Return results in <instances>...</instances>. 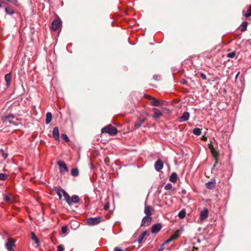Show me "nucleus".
<instances>
[{"mask_svg": "<svg viewBox=\"0 0 251 251\" xmlns=\"http://www.w3.org/2000/svg\"><path fill=\"white\" fill-rule=\"evenodd\" d=\"M68 231V227L67 226H63L61 228V232L63 234H65Z\"/></svg>", "mask_w": 251, "mask_h": 251, "instance_id": "36", "label": "nucleus"}, {"mask_svg": "<svg viewBox=\"0 0 251 251\" xmlns=\"http://www.w3.org/2000/svg\"><path fill=\"white\" fill-rule=\"evenodd\" d=\"M117 129L111 126V125L103 127L101 129V132L104 133H108L111 136L116 135L117 133Z\"/></svg>", "mask_w": 251, "mask_h": 251, "instance_id": "1", "label": "nucleus"}, {"mask_svg": "<svg viewBox=\"0 0 251 251\" xmlns=\"http://www.w3.org/2000/svg\"><path fill=\"white\" fill-rule=\"evenodd\" d=\"M101 217L90 218L87 220V224L90 226L97 225L101 222Z\"/></svg>", "mask_w": 251, "mask_h": 251, "instance_id": "3", "label": "nucleus"}, {"mask_svg": "<svg viewBox=\"0 0 251 251\" xmlns=\"http://www.w3.org/2000/svg\"><path fill=\"white\" fill-rule=\"evenodd\" d=\"M65 201L69 205L79 202L80 199L77 195H74L71 198L69 195H66Z\"/></svg>", "mask_w": 251, "mask_h": 251, "instance_id": "2", "label": "nucleus"}, {"mask_svg": "<svg viewBox=\"0 0 251 251\" xmlns=\"http://www.w3.org/2000/svg\"><path fill=\"white\" fill-rule=\"evenodd\" d=\"M145 96L149 99L152 100L151 104L152 106H160L162 104V101H159L158 100H157L154 98H152L149 95H145Z\"/></svg>", "mask_w": 251, "mask_h": 251, "instance_id": "8", "label": "nucleus"}, {"mask_svg": "<svg viewBox=\"0 0 251 251\" xmlns=\"http://www.w3.org/2000/svg\"><path fill=\"white\" fill-rule=\"evenodd\" d=\"M147 234V231H145L141 233L138 238V242L140 243L142 242L143 239L144 238L145 236Z\"/></svg>", "mask_w": 251, "mask_h": 251, "instance_id": "24", "label": "nucleus"}, {"mask_svg": "<svg viewBox=\"0 0 251 251\" xmlns=\"http://www.w3.org/2000/svg\"><path fill=\"white\" fill-rule=\"evenodd\" d=\"M210 149L212 156L216 160V161L217 162L218 157L219 156V152L217 151L213 148H210Z\"/></svg>", "mask_w": 251, "mask_h": 251, "instance_id": "23", "label": "nucleus"}, {"mask_svg": "<svg viewBox=\"0 0 251 251\" xmlns=\"http://www.w3.org/2000/svg\"><path fill=\"white\" fill-rule=\"evenodd\" d=\"M61 137L66 142H69L70 141L69 138L66 134H62L61 135Z\"/></svg>", "mask_w": 251, "mask_h": 251, "instance_id": "35", "label": "nucleus"}, {"mask_svg": "<svg viewBox=\"0 0 251 251\" xmlns=\"http://www.w3.org/2000/svg\"><path fill=\"white\" fill-rule=\"evenodd\" d=\"M54 190L60 200L62 199V196H63L65 200L66 198V195H68V194L64 189H62L60 187H56L54 188Z\"/></svg>", "mask_w": 251, "mask_h": 251, "instance_id": "5", "label": "nucleus"}, {"mask_svg": "<svg viewBox=\"0 0 251 251\" xmlns=\"http://www.w3.org/2000/svg\"><path fill=\"white\" fill-rule=\"evenodd\" d=\"M152 219L151 217L145 216L142 220L141 226H149L152 221Z\"/></svg>", "mask_w": 251, "mask_h": 251, "instance_id": "7", "label": "nucleus"}, {"mask_svg": "<svg viewBox=\"0 0 251 251\" xmlns=\"http://www.w3.org/2000/svg\"><path fill=\"white\" fill-rule=\"evenodd\" d=\"M164 248L161 245V247L159 249L158 251H163Z\"/></svg>", "mask_w": 251, "mask_h": 251, "instance_id": "44", "label": "nucleus"}, {"mask_svg": "<svg viewBox=\"0 0 251 251\" xmlns=\"http://www.w3.org/2000/svg\"><path fill=\"white\" fill-rule=\"evenodd\" d=\"M172 242V241H171V240H170V238H169L168 240H166V241L164 242V243L162 245V246L164 247V246L165 244H168V243H170V242Z\"/></svg>", "mask_w": 251, "mask_h": 251, "instance_id": "42", "label": "nucleus"}, {"mask_svg": "<svg viewBox=\"0 0 251 251\" xmlns=\"http://www.w3.org/2000/svg\"><path fill=\"white\" fill-rule=\"evenodd\" d=\"M15 240L12 238H8L5 246L8 251H15L13 247L15 246Z\"/></svg>", "mask_w": 251, "mask_h": 251, "instance_id": "4", "label": "nucleus"}, {"mask_svg": "<svg viewBox=\"0 0 251 251\" xmlns=\"http://www.w3.org/2000/svg\"><path fill=\"white\" fill-rule=\"evenodd\" d=\"M154 79H155V80H157V78H156V77H155V76H154Z\"/></svg>", "mask_w": 251, "mask_h": 251, "instance_id": "48", "label": "nucleus"}, {"mask_svg": "<svg viewBox=\"0 0 251 251\" xmlns=\"http://www.w3.org/2000/svg\"><path fill=\"white\" fill-rule=\"evenodd\" d=\"M179 237V231L177 230L175 234L172 235L171 237H170V240L171 241H173V240H175L176 239H177Z\"/></svg>", "mask_w": 251, "mask_h": 251, "instance_id": "27", "label": "nucleus"}, {"mask_svg": "<svg viewBox=\"0 0 251 251\" xmlns=\"http://www.w3.org/2000/svg\"><path fill=\"white\" fill-rule=\"evenodd\" d=\"M145 118H139L138 121L134 124V129H137L142 126L145 121Z\"/></svg>", "mask_w": 251, "mask_h": 251, "instance_id": "15", "label": "nucleus"}, {"mask_svg": "<svg viewBox=\"0 0 251 251\" xmlns=\"http://www.w3.org/2000/svg\"><path fill=\"white\" fill-rule=\"evenodd\" d=\"M114 251H123L121 248L119 247H115L114 249Z\"/></svg>", "mask_w": 251, "mask_h": 251, "instance_id": "43", "label": "nucleus"}, {"mask_svg": "<svg viewBox=\"0 0 251 251\" xmlns=\"http://www.w3.org/2000/svg\"><path fill=\"white\" fill-rule=\"evenodd\" d=\"M208 216V211L206 208H204L201 213L200 218L201 220L206 219Z\"/></svg>", "mask_w": 251, "mask_h": 251, "instance_id": "16", "label": "nucleus"}, {"mask_svg": "<svg viewBox=\"0 0 251 251\" xmlns=\"http://www.w3.org/2000/svg\"><path fill=\"white\" fill-rule=\"evenodd\" d=\"M154 167L157 171L159 172L163 169V162L160 159L157 160L155 163Z\"/></svg>", "mask_w": 251, "mask_h": 251, "instance_id": "12", "label": "nucleus"}, {"mask_svg": "<svg viewBox=\"0 0 251 251\" xmlns=\"http://www.w3.org/2000/svg\"><path fill=\"white\" fill-rule=\"evenodd\" d=\"M161 228L162 225L161 224H154L151 227V232L152 233H157L161 230Z\"/></svg>", "mask_w": 251, "mask_h": 251, "instance_id": "11", "label": "nucleus"}, {"mask_svg": "<svg viewBox=\"0 0 251 251\" xmlns=\"http://www.w3.org/2000/svg\"><path fill=\"white\" fill-rule=\"evenodd\" d=\"M0 3L2 4V3H4V2L0 0Z\"/></svg>", "mask_w": 251, "mask_h": 251, "instance_id": "45", "label": "nucleus"}, {"mask_svg": "<svg viewBox=\"0 0 251 251\" xmlns=\"http://www.w3.org/2000/svg\"><path fill=\"white\" fill-rule=\"evenodd\" d=\"M186 216V211L184 209L181 210L178 214V216L180 219H183Z\"/></svg>", "mask_w": 251, "mask_h": 251, "instance_id": "29", "label": "nucleus"}, {"mask_svg": "<svg viewBox=\"0 0 251 251\" xmlns=\"http://www.w3.org/2000/svg\"><path fill=\"white\" fill-rule=\"evenodd\" d=\"M57 164L60 167V171L61 173L68 172V168H67L66 164L64 161L59 160L57 161Z\"/></svg>", "mask_w": 251, "mask_h": 251, "instance_id": "9", "label": "nucleus"}, {"mask_svg": "<svg viewBox=\"0 0 251 251\" xmlns=\"http://www.w3.org/2000/svg\"><path fill=\"white\" fill-rule=\"evenodd\" d=\"M239 74V73H238V74H237V75H236V77L238 76Z\"/></svg>", "mask_w": 251, "mask_h": 251, "instance_id": "46", "label": "nucleus"}, {"mask_svg": "<svg viewBox=\"0 0 251 251\" xmlns=\"http://www.w3.org/2000/svg\"><path fill=\"white\" fill-rule=\"evenodd\" d=\"M154 79H155V80H157V78H156V77H155V76H154Z\"/></svg>", "mask_w": 251, "mask_h": 251, "instance_id": "47", "label": "nucleus"}, {"mask_svg": "<svg viewBox=\"0 0 251 251\" xmlns=\"http://www.w3.org/2000/svg\"><path fill=\"white\" fill-rule=\"evenodd\" d=\"M200 76L201 77V78L203 80H206L207 78L206 75L202 73H200Z\"/></svg>", "mask_w": 251, "mask_h": 251, "instance_id": "40", "label": "nucleus"}, {"mask_svg": "<svg viewBox=\"0 0 251 251\" xmlns=\"http://www.w3.org/2000/svg\"><path fill=\"white\" fill-rule=\"evenodd\" d=\"M2 6V4L0 3V8H1Z\"/></svg>", "mask_w": 251, "mask_h": 251, "instance_id": "49", "label": "nucleus"}, {"mask_svg": "<svg viewBox=\"0 0 251 251\" xmlns=\"http://www.w3.org/2000/svg\"><path fill=\"white\" fill-rule=\"evenodd\" d=\"M155 112L152 116L153 118L154 119H157L160 118V117L162 115L163 112L157 109H154Z\"/></svg>", "mask_w": 251, "mask_h": 251, "instance_id": "18", "label": "nucleus"}, {"mask_svg": "<svg viewBox=\"0 0 251 251\" xmlns=\"http://www.w3.org/2000/svg\"><path fill=\"white\" fill-rule=\"evenodd\" d=\"M248 22H243L240 25V29L242 32L245 31L247 30V28L248 26Z\"/></svg>", "mask_w": 251, "mask_h": 251, "instance_id": "26", "label": "nucleus"}, {"mask_svg": "<svg viewBox=\"0 0 251 251\" xmlns=\"http://www.w3.org/2000/svg\"><path fill=\"white\" fill-rule=\"evenodd\" d=\"M31 239L35 242V243L37 245V246H39V240L36 237L35 234L33 232L31 233Z\"/></svg>", "mask_w": 251, "mask_h": 251, "instance_id": "28", "label": "nucleus"}, {"mask_svg": "<svg viewBox=\"0 0 251 251\" xmlns=\"http://www.w3.org/2000/svg\"><path fill=\"white\" fill-rule=\"evenodd\" d=\"M206 187L207 189L212 190L214 189L216 186L215 181H210L205 184Z\"/></svg>", "mask_w": 251, "mask_h": 251, "instance_id": "20", "label": "nucleus"}, {"mask_svg": "<svg viewBox=\"0 0 251 251\" xmlns=\"http://www.w3.org/2000/svg\"><path fill=\"white\" fill-rule=\"evenodd\" d=\"M52 136L53 138L57 140H59V129L57 127H54L53 129Z\"/></svg>", "mask_w": 251, "mask_h": 251, "instance_id": "13", "label": "nucleus"}, {"mask_svg": "<svg viewBox=\"0 0 251 251\" xmlns=\"http://www.w3.org/2000/svg\"><path fill=\"white\" fill-rule=\"evenodd\" d=\"M8 175L4 174V173H0V180L4 181L8 179Z\"/></svg>", "mask_w": 251, "mask_h": 251, "instance_id": "32", "label": "nucleus"}, {"mask_svg": "<svg viewBox=\"0 0 251 251\" xmlns=\"http://www.w3.org/2000/svg\"><path fill=\"white\" fill-rule=\"evenodd\" d=\"M190 117L189 113L188 112H184L182 116L179 118L180 122H185L187 121Z\"/></svg>", "mask_w": 251, "mask_h": 251, "instance_id": "17", "label": "nucleus"}, {"mask_svg": "<svg viewBox=\"0 0 251 251\" xmlns=\"http://www.w3.org/2000/svg\"><path fill=\"white\" fill-rule=\"evenodd\" d=\"M61 22L60 19H55L53 20L50 25V29L52 31H56L60 27Z\"/></svg>", "mask_w": 251, "mask_h": 251, "instance_id": "6", "label": "nucleus"}, {"mask_svg": "<svg viewBox=\"0 0 251 251\" xmlns=\"http://www.w3.org/2000/svg\"><path fill=\"white\" fill-rule=\"evenodd\" d=\"M154 211V208L151 206L145 205L144 213L146 216L151 217L152 212Z\"/></svg>", "mask_w": 251, "mask_h": 251, "instance_id": "10", "label": "nucleus"}, {"mask_svg": "<svg viewBox=\"0 0 251 251\" xmlns=\"http://www.w3.org/2000/svg\"><path fill=\"white\" fill-rule=\"evenodd\" d=\"M165 190H170L172 188V184L171 183H167L164 187Z\"/></svg>", "mask_w": 251, "mask_h": 251, "instance_id": "37", "label": "nucleus"}, {"mask_svg": "<svg viewBox=\"0 0 251 251\" xmlns=\"http://www.w3.org/2000/svg\"><path fill=\"white\" fill-rule=\"evenodd\" d=\"M246 11L243 13V16L246 18H248L251 16V5L246 7Z\"/></svg>", "mask_w": 251, "mask_h": 251, "instance_id": "21", "label": "nucleus"}, {"mask_svg": "<svg viewBox=\"0 0 251 251\" xmlns=\"http://www.w3.org/2000/svg\"><path fill=\"white\" fill-rule=\"evenodd\" d=\"M235 52L233 51L230 53H228L227 54V57L229 58H233L235 56Z\"/></svg>", "mask_w": 251, "mask_h": 251, "instance_id": "38", "label": "nucleus"}, {"mask_svg": "<svg viewBox=\"0 0 251 251\" xmlns=\"http://www.w3.org/2000/svg\"><path fill=\"white\" fill-rule=\"evenodd\" d=\"M79 174L78 170L77 168H74L71 170V175L73 176H76Z\"/></svg>", "mask_w": 251, "mask_h": 251, "instance_id": "33", "label": "nucleus"}, {"mask_svg": "<svg viewBox=\"0 0 251 251\" xmlns=\"http://www.w3.org/2000/svg\"><path fill=\"white\" fill-rule=\"evenodd\" d=\"M3 200L7 203H11L13 201V198L11 194L3 195Z\"/></svg>", "mask_w": 251, "mask_h": 251, "instance_id": "14", "label": "nucleus"}, {"mask_svg": "<svg viewBox=\"0 0 251 251\" xmlns=\"http://www.w3.org/2000/svg\"><path fill=\"white\" fill-rule=\"evenodd\" d=\"M177 179V174L175 172L171 174V176H170V179H169L170 181L172 182L175 183L176 182Z\"/></svg>", "mask_w": 251, "mask_h": 251, "instance_id": "22", "label": "nucleus"}, {"mask_svg": "<svg viewBox=\"0 0 251 251\" xmlns=\"http://www.w3.org/2000/svg\"><path fill=\"white\" fill-rule=\"evenodd\" d=\"M11 78L12 76L11 73L7 74L5 75L4 78L6 83L7 87H9L10 85L11 82Z\"/></svg>", "mask_w": 251, "mask_h": 251, "instance_id": "19", "label": "nucleus"}, {"mask_svg": "<svg viewBox=\"0 0 251 251\" xmlns=\"http://www.w3.org/2000/svg\"><path fill=\"white\" fill-rule=\"evenodd\" d=\"M52 120V114L50 112H48L46 114V123L49 124Z\"/></svg>", "mask_w": 251, "mask_h": 251, "instance_id": "25", "label": "nucleus"}, {"mask_svg": "<svg viewBox=\"0 0 251 251\" xmlns=\"http://www.w3.org/2000/svg\"><path fill=\"white\" fill-rule=\"evenodd\" d=\"M109 203L106 202L104 206L103 209L105 210H107V209H109Z\"/></svg>", "mask_w": 251, "mask_h": 251, "instance_id": "41", "label": "nucleus"}, {"mask_svg": "<svg viewBox=\"0 0 251 251\" xmlns=\"http://www.w3.org/2000/svg\"><path fill=\"white\" fill-rule=\"evenodd\" d=\"M5 12H6L7 14H9V15H12V14H14V10H13L12 8H10V7H5Z\"/></svg>", "mask_w": 251, "mask_h": 251, "instance_id": "30", "label": "nucleus"}, {"mask_svg": "<svg viewBox=\"0 0 251 251\" xmlns=\"http://www.w3.org/2000/svg\"><path fill=\"white\" fill-rule=\"evenodd\" d=\"M193 133L197 136H199L201 133V129L197 127L195 128L193 130Z\"/></svg>", "mask_w": 251, "mask_h": 251, "instance_id": "31", "label": "nucleus"}, {"mask_svg": "<svg viewBox=\"0 0 251 251\" xmlns=\"http://www.w3.org/2000/svg\"><path fill=\"white\" fill-rule=\"evenodd\" d=\"M57 251H64V248L63 245H58L57 247Z\"/></svg>", "mask_w": 251, "mask_h": 251, "instance_id": "39", "label": "nucleus"}, {"mask_svg": "<svg viewBox=\"0 0 251 251\" xmlns=\"http://www.w3.org/2000/svg\"><path fill=\"white\" fill-rule=\"evenodd\" d=\"M8 156V154L5 153L3 150H0V157H2L3 159H5Z\"/></svg>", "mask_w": 251, "mask_h": 251, "instance_id": "34", "label": "nucleus"}]
</instances>
